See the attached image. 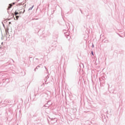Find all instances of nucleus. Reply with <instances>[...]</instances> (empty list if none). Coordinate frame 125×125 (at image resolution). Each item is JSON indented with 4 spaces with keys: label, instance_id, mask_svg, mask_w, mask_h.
Masks as SVG:
<instances>
[{
    "label": "nucleus",
    "instance_id": "nucleus-4",
    "mask_svg": "<svg viewBox=\"0 0 125 125\" xmlns=\"http://www.w3.org/2000/svg\"><path fill=\"white\" fill-rule=\"evenodd\" d=\"M11 4H12V5H14V4H15V3L13 2V3H11Z\"/></svg>",
    "mask_w": 125,
    "mask_h": 125
},
{
    "label": "nucleus",
    "instance_id": "nucleus-6",
    "mask_svg": "<svg viewBox=\"0 0 125 125\" xmlns=\"http://www.w3.org/2000/svg\"><path fill=\"white\" fill-rule=\"evenodd\" d=\"M14 20H15V18H14Z\"/></svg>",
    "mask_w": 125,
    "mask_h": 125
},
{
    "label": "nucleus",
    "instance_id": "nucleus-5",
    "mask_svg": "<svg viewBox=\"0 0 125 125\" xmlns=\"http://www.w3.org/2000/svg\"><path fill=\"white\" fill-rule=\"evenodd\" d=\"M91 53H92V54L93 55H94V54H93V52H91Z\"/></svg>",
    "mask_w": 125,
    "mask_h": 125
},
{
    "label": "nucleus",
    "instance_id": "nucleus-3",
    "mask_svg": "<svg viewBox=\"0 0 125 125\" xmlns=\"http://www.w3.org/2000/svg\"><path fill=\"white\" fill-rule=\"evenodd\" d=\"M16 20H18V18H19V16H16Z\"/></svg>",
    "mask_w": 125,
    "mask_h": 125
},
{
    "label": "nucleus",
    "instance_id": "nucleus-1",
    "mask_svg": "<svg viewBox=\"0 0 125 125\" xmlns=\"http://www.w3.org/2000/svg\"><path fill=\"white\" fill-rule=\"evenodd\" d=\"M11 7H12V4H9L7 8V10H9Z\"/></svg>",
    "mask_w": 125,
    "mask_h": 125
},
{
    "label": "nucleus",
    "instance_id": "nucleus-2",
    "mask_svg": "<svg viewBox=\"0 0 125 125\" xmlns=\"http://www.w3.org/2000/svg\"><path fill=\"white\" fill-rule=\"evenodd\" d=\"M19 14V13H18L16 11H15V13H14V14H15V16H17V14Z\"/></svg>",
    "mask_w": 125,
    "mask_h": 125
}]
</instances>
